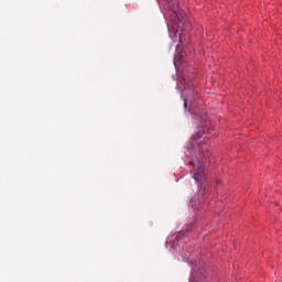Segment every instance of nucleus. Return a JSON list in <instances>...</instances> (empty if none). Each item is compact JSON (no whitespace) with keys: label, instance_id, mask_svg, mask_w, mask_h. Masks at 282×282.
Instances as JSON below:
<instances>
[{"label":"nucleus","instance_id":"f257e3e1","mask_svg":"<svg viewBox=\"0 0 282 282\" xmlns=\"http://www.w3.org/2000/svg\"><path fill=\"white\" fill-rule=\"evenodd\" d=\"M194 180L196 182H200V188H203V191H206L207 174L204 167H198L197 172L194 174Z\"/></svg>","mask_w":282,"mask_h":282},{"label":"nucleus","instance_id":"f03ea898","mask_svg":"<svg viewBox=\"0 0 282 282\" xmlns=\"http://www.w3.org/2000/svg\"><path fill=\"white\" fill-rule=\"evenodd\" d=\"M199 93L197 91V89H187L186 90V96L183 100H184V109H188V102L193 104V100H195V97L198 95Z\"/></svg>","mask_w":282,"mask_h":282},{"label":"nucleus","instance_id":"7ed1b4c3","mask_svg":"<svg viewBox=\"0 0 282 282\" xmlns=\"http://www.w3.org/2000/svg\"><path fill=\"white\" fill-rule=\"evenodd\" d=\"M202 143V137L199 134H194L192 138V147L195 149L196 147H199Z\"/></svg>","mask_w":282,"mask_h":282},{"label":"nucleus","instance_id":"20e7f679","mask_svg":"<svg viewBox=\"0 0 282 282\" xmlns=\"http://www.w3.org/2000/svg\"><path fill=\"white\" fill-rule=\"evenodd\" d=\"M175 21H182V11H175V10H171Z\"/></svg>","mask_w":282,"mask_h":282},{"label":"nucleus","instance_id":"39448f33","mask_svg":"<svg viewBox=\"0 0 282 282\" xmlns=\"http://www.w3.org/2000/svg\"><path fill=\"white\" fill-rule=\"evenodd\" d=\"M180 43H182V33H178Z\"/></svg>","mask_w":282,"mask_h":282},{"label":"nucleus","instance_id":"423d86ee","mask_svg":"<svg viewBox=\"0 0 282 282\" xmlns=\"http://www.w3.org/2000/svg\"><path fill=\"white\" fill-rule=\"evenodd\" d=\"M189 166H195V162L191 161Z\"/></svg>","mask_w":282,"mask_h":282}]
</instances>
